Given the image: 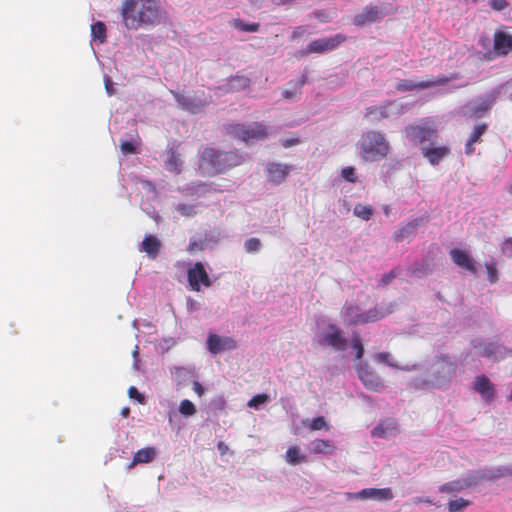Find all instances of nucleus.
<instances>
[{
  "label": "nucleus",
  "instance_id": "f257e3e1",
  "mask_svg": "<svg viewBox=\"0 0 512 512\" xmlns=\"http://www.w3.org/2000/svg\"><path fill=\"white\" fill-rule=\"evenodd\" d=\"M124 25L130 30L154 26L160 22L161 10L155 0H126L121 9Z\"/></svg>",
  "mask_w": 512,
  "mask_h": 512
},
{
  "label": "nucleus",
  "instance_id": "f03ea898",
  "mask_svg": "<svg viewBox=\"0 0 512 512\" xmlns=\"http://www.w3.org/2000/svg\"><path fill=\"white\" fill-rule=\"evenodd\" d=\"M244 157L235 151L206 147L199 153L198 169L204 176H215L242 164Z\"/></svg>",
  "mask_w": 512,
  "mask_h": 512
},
{
  "label": "nucleus",
  "instance_id": "7ed1b4c3",
  "mask_svg": "<svg viewBox=\"0 0 512 512\" xmlns=\"http://www.w3.org/2000/svg\"><path fill=\"white\" fill-rule=\"evenodd\" d=\"M457 364L448 356L437 358L429 368L427 378H415L411 386L415 389H424L428 387L443 388L451 381L456 374Z\"/></svg>",
  "mask_w": 512,
  "mask_h": 512
},
{
  "label": "nucleus",
  "instance_id": "20e7f679",
  "mask_svg": "<svg viewBox=\"0 0 512 512\" xmlns=\"http://www.w3.org/2000/svg\"><path fill=\"white\" fill-rule=\"evenodd\" d=\"M469 84V81L463 79L458 74H451L449 76L440 75L437 77H433L431 79L422 80V81H413V80H400L396 85V90L405 92L412 90H422L428 89L431 87H441L438 90V94L444 95L448 93H452L453 91L466 87Z\"/></svg>",
  "mask_w": 512,
  "mask_h": 512
},
{
  "label": "nucleus",
  "instance_id": "39448f33",
  "mask_svg": "<svg viewBox=\"0 0 512 512\" xmlns=\"http://www.w3.org/2000/svg\"><path fill=\"white\" fill-rule=\"evenodd\" d=\"M313 344L318 347H330L335 351H345L348 343L343 331L330 319L321 316L316 320Z\"/></svg>",
  "mask_w": 512,
  "mask_h": 512
},
{
  "label": "nucleus",
  "instance_id": "423d86ee",
  "mask_svg": "<svg viewBox=\"0 0 512 512\" xmlns=\"http://www.w3.org/2000/svg\"><path fill=\"white\" fill-rule=\"evenodd\" d=\"M394 311V304L381 303L372 309L362 311L359 306L345 304L341 314L344 321L349 325L366 324L383 319Z\"/></svg>",
  "mask_w": 512,
  "mask_h": 512
},
{
  "label": "nucleus",
  "instance_id": "0eeeda50",
  "mask_svg": "<svg viewBox=\"0 0 512 512\" xmlns=\"http://www.w3.org/2000/svg\"><path fill=\"white\" fill-rule=\"evenodd\" d=\"M358 148L364 161L374 162L387 156L390 145L383 133L370 130L362 134Z\"/></svg>",
  "mask_w": 512,
  "mask_h": 512
},
{
  "label": "nucleus",
  "instance_id": "6e6552de",
  "mask_svg": "<svg viewBox=\"0 0 512 512\" xmlns=\"http://www.w3.org/2000/svg\"><path fill=\"white\" fill-rule=\"evenodd\" d=\"M503 475L500 468L472 470L454 481L445 483L439 487L441 493H456L477 486L482 481L494 480Z\"/></svg>",
  "mask_w": 512,
  "mask_h": 512
},
{
  "label": "nucleus",
  "instance_id": "1a4fd4ad",
  "mask_svg": "<svg viewBox=\"0 0 512 512\" xmlns=\"http://www.w3.org/2000/svg\"><path fill=\"white\" fill-rule=\"evenodd\" d=\"M351 347L356 351L355 358L358 362L355 364V369L360 381L368 390L380 391L384 387L383 381L367 363L362 361L364 348L359 336L351 339Z\"/></svg>",
  "mask_w": 512,
  "mask_h": 512
},
{
  "label": "nucleus",
  "instance_id": "9d476101",
  "mask_svg": "<svg viewBox=\"0 0 512 512\" xmlns=\"http://www.w3.org/2000/svg\"><path fill=\"white\" fill-rule=\"evenodd\" d=\"M228 135L240 139L246 144L262 141L269 135V128L260 122L249 124L229 123L225 126Z\"/></svg>",
  "mask_w": 512,
  "mask_h": 512
},
{
  "label": "nucleus",
  "instance_id": "9b49d317",
  "mask_svg": "<svg viewBox=\"0 0 512 512\" xmlns=\"http://www.w3.org/2000/svg\"><path fill=\"white\" fill-rule=\"evenodd\" d=\"M227 238H229V234L226 230L213 227L193 235L189 240L187 251L194 253L196 251L212 250Z\"/></svg>",
  "mask_w": 512,
  "mask_h": 512
},
{
  "label": "nucleus",
  "instance_id": "f8f14e48",
  "mask_svg": "<svg viewBox=\"0 0 512 512\" xmlns=\"http://www.w3.org/2000/svg\"><path fill=\"white\" fill-rule=\"evenodd\" d=\"M498 94L497 90H493L476 97L461 107V114L468 118L483 117L495 104Z\"/></svg>",
  "mask_w": 512,
  "mask_h": 512
},
{
  "label": "nucleus",
  "instance_id": "ddd939ff",
  "mask_svg": "<svg viewBox=\"0 0 512 512\" xmlns=\"http://www.w3.org/2000/svg\"><path fill=\"white\" fill-rule=\"evenodd\" d=\"M473 348L484 358L500 361L511 354V350L496 341L488 339H475L472 342Z\"/></svg>",
  "mask_w": 512,
  "mask_h": 512
},
{
  "label": "nucleus",
  "instance_id": "4468645a",
  "mask_svg": "<svg viewBox=\"0 0 512 512\" xmlns=\"http://www.w3.org/2000/svg\"><path fill=\"white\" fill-rule=\"evenodd\" d=\"M345 41V36L336 34L331 37L320 38L310 42L305 50L301 53L303 55L311 53H325L336 49L341 43Z\"/></svg>",
  "mask_w": 512,
  "mask_h": 512
},
{
  "label": "nucleus",
  "instance_id": "2eb2a0df",
  "mask_svg": "<svg viewBox=\"0 0 512 512\" xmlns=\"http://www.w3.org/2000/svg\"><path fill=\"white\" fill-rule=\"evenodd\" d=\"M187 278L191 289L197 292L201 290V286L210 287L212 285V281L201 262L194 263L187 270Z\"/></svg>",
  "mask_w": 512,
  "mask_h": 512
},
{
  "label": "nucleus",
  "instance_id": "dca6fc26",
  "mask_svg": "<svg viewBox=\"0 0 512 512\" xmlns=\"http://www.w3.org/2000/svg\"><path fill=\"white\" fill-rule=\"evenodd\" d=\"M206 348L212 355H217L237 348V342L229 336H221L209 333L206 340Z\"/></svg>",
  "mask_w": 512,
  "mask_h": 512
},
{
  "label": "nucleus",
  "instance_id": "f3484780",
  "mask_svg": "<svg viewBox=\"0 0 512 512\" xmlns=\"http://www.w3.org/2000/svg\"><path fill=\"white\" fill-rule=\"evenodd\" d=\"M406 137L414 144L430 141L435 136V130L426 121L405 128Z\"/></svg>",
  "mask_w": 512,
  "mask_h": 512
},
{
  "label": "nucleus",
  "instance_id": "a211bd4d",
  "mask_svg": "<svg viewBox=\"0 0 512 512\" xmlns=\"http://www.w3.org/2000/svg\"><path fill=\"white\" fill-rule=\"evenodd\" d=\"M347 495L348 499H373L377 501H390L394 498L391 488H365Z\"/></svg>",
  "mask_w": 512,
  "mask_h": 512
},
{
  "label": "nucleus",
  "instance_id": "6ab92c4d",
  "mask_svg": "<svg viewBox=\"0 0 512 512\" xmlns=\"http://www.w3.org/2000/svg\"><path fill=\"white\" fill-rule=\"evenodd\" d=\"M171 376L176 383L177 389L189 385L194 379L198 378L194 365L175 366L171 369Z\"/></svg>",
  "mask_w": 512,
  "mask_h": 512
},
{
  "label": "nucleus",
  "instance_id": "aec40b11",
  "mask_svg": "<svg viewBox=\"0 0 512 512\" xmlns=\"http://www.w3.org/2000/svg\"><path fill=\"white\" fill-rule=\"evenodd\" d=\"M428 222V216L423 215L410 219L405 225L401 226L394 232V239L396 242H401L406 238L413 235L417 229L423 224Z\"/></svg>",
  "mask_w": 512,
  "mask_h": 512
},
{
  "label": "nucleus",
  "instance_id": "412c9836",
  "mask_svg": "<svg viewBox=\"0 0 512 512\" xmlns=\"http://www.w3.org/2000/svg\"><path fill=\"white\" fill-rule=\"evenodd\" d=\"M176 102L187 111L192 113L199 112L206 104V100L200 99L198 97L186 96L182 93L171 91Z\"/></svg>",
  "mask_w": 512,
  "mask_h": 512
},
{
  "label": "nucleus",
  "instance_id": "4be33fe9",
  "mask_svg": "<svg viewBox=\"0 0 512 512\" xmlns=\"http://www.w3.org/2000/svg\"><path fill=\"white\" fill-rule=\"evenodd\" d=\"M450 257L457 266L476 275V262L468 252L455 248L450 251Z\"/></svg>",
  "mask_w": 512,
  "mask_h": 512
},
{
  "label": "nucleus",
  "instance_id": "5701e85b",
  "mask_svg": "<svg viewBox=\"0 0 512 512\" xmlns=\"http://www.w3.org/2000/svg\"><path fill=\"white\" fill-rule=\"evenodd\" d=\"M161 248L162 242L152 234L146 235L139 245V251L146 253L148 258L153 260L158 257Z\"/></svg>",
  "mask_w": 512,
  "mask_h": 512
},
{
  "label": "nucleus",
  "instance_id": "b1692460",
  "mask_svg": "<svg viewBox=\"0 0 512 512\" xmlns=\"http://www.w3.org/2000/svg\"><path fill=\"white\" fill-rule=\"evenodd\" d=\"M397 430V422L392 419L381 420L372 430L371 436L373 438L387 439L395 434Z\"/></svg>",
  "mask_w": 512,
  "mask_h": 512
},
{
  "label": "nucleus",
  "instance_id": "393cba45",
  "mask_svg": "<svg viewBox=\"0 0 512 512\" xmlns=\"http://www.w3.org/2000/svg\"><path fill=\"white\" fill-rule=\"evenodd\" d=\"M250 85V79L243 75H236L228 79L227 83L218 87L223 93L238 92L245 90Z\"/></svg>",
  "mask_w": 512,
  "mask_h": 512
},
{
  "label": "nucleus",
  "instance_id": "a878e982",
  "mask_svg": "<svg viewBox=\"0 0 512 512\" xmlns=\"http://www.w3.org/2000/svg\"><path fill=\"white\" fill-rule=\"evenodd\" d=\"M291 169L292 166L289 165L270 163L267 166L268 180L275 184H280L285 180Z\"/></svg>",
  "mask_w": 512,
  "mask_h": 512
},
{
  "label": "nucleus",
  "instance_id": "bb28decb",
  "mask_svg": "<svg viewBox=\"0 0 512 512\" xmlns=\"http://www.w3.org/2000/svg\"><path fill=\"white\" fill-rule=\"evenodd\" d=\"M380 11L377 6H366L361 13L357 14L353 19L356 26H364L379 20Z\"/></svg>",
  "mask_w": 512,
  "mask_h": 512
},
{
  "label": "nucleus",
  "instance_id": "cd10ccee",
  "mask_svg": "<svg viewBox=\"0 0 512 512\" xmlns=\"http://www.w3.org/2000/svg\"><path fill=\"white\" fill-rule=\"evenodd\" d=\"M494 49L498 55H507L512 50V35L505 32H496L494 35Z\"/></svg>",
  "mask_w": 512,
  "mask_h": 512
},
{
  "label": "nucleus",
  "instance_id": "c85d7f7f",
  "mask_svg": "<svg viewBox=\"0 0 512 512\" xmlns=\"http://www.w3.org/2000/svg\"><path fill=\"white\" fill-rule=\"evenodd\" d=\"M421 152L425 158L432 165H437L444 157L449 154V149L447 147H432V146H422Z\"/></svg>",
  "mask_w": 512,
  "mask_h": 512
},
{
  "label": "nucleus",
  "instance_id": "c756f323",
  "mask_svg": "<svg viewBox=\"0 0 512 512\" xmlns=\"http://www.w3.org/2000/svg\"><path fill=\"white\" fill-rule=\"evenodd\" d=\"M474 389L486 400L490 401L494 397V388L490 380L484 376H477L474 382Z\"/></svg>",
  "mask_w": 512,
  "mask_h": 512
},
{
  "label": "nucleus",
  "instance_id": "7c9ffc66",
  "mask_svg": "<svg viewBox=\"0 0 512 512\" xmlns=\"http://www.w3.org/2000/svg\"><path fill=\"white\" fill-rule=\"evenodd\" d=\"M156 455L157 450L155 447L142 448L134 454L132 462L128 465V469H131L136 464L150 463L156 458Z\"/></svg>",
  "mask_w": 512,
  "mask_h": 512
},
{
  "label": "nucleus",
  "instance_id": "2f4dec72",
  "mask_svg": "<svg viewBox=\"0 0 512 512\" xmlns=\"http://www.w3.org/2000/svg\"><path fill=\"white\" fill-rule=\"evenodd\" d=\"M179 191L187 196H203L210 191V185L201 181L191 182L179 188Z\"/></svg>",
  "mask_w": 512,
  "mask_h": 512
},
{
  "label": "nucleus",
  "instance_id": "473e14b6",
  "mask_svg": "<svg viewBox=\"0 0 512 512\" xmlns=\"http://www.w3.org/2000/svg\"><path fill=\"white\" fill-rule=\"evenodd\" d=\"M306 82H307V75L306 74H302L295 81H290L289 84L292 85V88L285 89L282 92V97L284 99H286V100H295V99H297L298 95L301 94V89L306 84Z\"/></svg>",
  "mask_w": 512,
  "mask_h": 512
},
{
  "label": "nucleus",
  "instance_id": "72a5a7b5",
  "mask_svg": "<svg viewBox=\"0 0 512 512\" xmlns=\"http://www.w3.org/2000/svg\"><path fill=\"white\" fill-rule=\"evenodd\" d=\"M487 131V125L485 123L478 124L474 127L471 135L469 136L465 144V153L472 155L475 151L474 144L477 143L481 136Z\"/></svg>",
  "mask_w": 512,
  "mask_h": 512
},
{
  "label": "nucleus",
  "instance_id": "f704fd0d",
  "mask_svg": "<svg viewBox=\"0 0 512 512\" xmlns=\"http://www.w3.org/2000/svg\"><path fill=\"white\" fill-rule=\"evenodd\" d=\"M365 118L370 122H379L388 117V109L386 102L379 106H370L366 109Z\"/></svg>",
  "mask_w": 512,
  "mask_h": 512
},
{
  "label": "nucleus",
  "instance_id": "c9c22d12",
  "mask_svg": "<svg viewBox=\"0 0 512 512\" xmlns=\"http://www.w3.org/2000/svg\"><path fill=\"white\" fill-rule=\"evenodd\" d=\"M388 109V117L389 118H397L406 112H408L412 108V104L408 102H401L397 100L386 102Z\"/></svg>",
  "mask_w": 512,
  "mask_h": 512
},
{
  "label": "nucleus",
  "instance_id": "e433bc0d",
  "mask_svg": "<svg viewBox=\"0 0 512 512\" xmlns=\"http://www.w3.org/2000/svg\"><path fill=\"white\" fill-rule=\"evenodd\" d=\"M182 160L180 155L172 147L168 151L167 159L165 160V168L170 172L180 173L182 169Z\"/></svg>",
  "mask_w": 512,
  "mask_h": 512
},
{
  "label": "nucleus",
  "instance_id": "4c0bfd02",
  "mask_svg": "<svg viewBox=\"0 0 512 512\" xmlns=\"http://www.w3.org/2000/svg\"><path fill=\"white\" fill-rule=\"evenodd\" d=\"M335 446L331 440L316 439L310 443V451L314 454H330Z\"/></svg>",
  "mask_w": 512,
  "mask_h": 512
},
{
  "label": "nucleus",
  "instance_id": "58836bf2",
  "mask_svg": "<svg viewBox=\"0 0 512 512\" xmlns=\"http://www.w3.org/2000/svg\"><path fill=\"white\" fill-rule=\"evenodd\" d=\"M374 360L379 362V363L386 364L389 367L398 368V369H401V370L410 371V370H413V369H417V365H413L412 367H409V366L399 367L396 364V362L394 361L392 355L390 353H388V352L376 353L374 355Z\"/></svg>",
  "mask_w": 512,
  "mask_h": 512
},
{
  "label": "nucleus",
  "instance_id": "ea45409f",
  "mask_svg": "<svg viewBox=\"0 0 512 512\" xmlns=\"http://www.w3.org/2000/svg\"><path fill=\"white\" fill-rule=\"evenodd\" d=\"M285 460L291 465H297L307 461V457L301 453L298 446H291L287 449Z\"/></svg>",
  "mask_w": 512,
  "mask_h": 512
},
{
  "label": "nucleus",
  "instance_id": "a19ab883",
  "mask_svg": "<svg viewBox=\"0 0 512 512\" xmlns=\"http://www.w3.org/2000/svg\"><path fill=\"white\" fill-rule=\"evenodd\" d=\"M302 425L304 427L309 428L312 431H318V430H322V429L328 430L329 429V425L323 416H319V417H316L313 419H308V418L303 419Z\"/></svg>",
  "mask_w": 512,
  "mask_h": 512
},
{
  "label": "nucleus",
  "instance_id": "79ce46f5",
  "mask_svg": "<svg viewBox=\"0 0 512 512\" xmlns=\"http://www.w3.org/2000/svg\"><path fill=\"white\" fill-rule=\"evenodd\" d=\"M91 37L93 41L104 43L106 40V26L103 22H96L91 26Z\"/></svg>",
  "mask_w": 512,
  "mask_h": 512
},
{
  "label": "nucleus",
  "instance_id": "37998d69",
  "mask_svg": "<svg viewBox=\"0 0 512 512\" xmlns=\"http://www.w3.org/2000/svg\"><path fill=\"white\" fill-rule=\"evenodd\" d=\"M485 268L487 271L488 281L491 284H495L498 282V270H497V261L494 258H491L489 261L485 263Z\"/></svg>",
  "mask_w": 512,
  "mask_h": 512
},
{
  "label": "nucleus",
  "instance_id": "c03bdc74",
  "mask_svg": "<svg viewBox=\"0 0 512 512\" xmlns=\"http://www.w3.org/2000/svg\"><path fill=\"white\" fill-rule=\"evenodd\" d=\"M269 401L270 396L268 394H257L247 402V406L255 410H259L263 405L267 404Z\"/></svg>",
  "mask_w": 512,
  "mask_h": 512
},
{
  "label": "nucleus",
  "instance_id": "a18cd8bd",
  "mask_svg": "<svg viewBox=\"0 0 512 512\" xmlns=\"http://www.w3.org/2000/svg\"><path fill=\"white\" fill-rule=\"evenodd\" d=\"M176 211L184 217H194L197 214V205L190 203H178L175 206Z\"/></svg>",
  "mask_w": 512,
  "mask_h": 512
},
{
  "label": "nucleus",
  "instance_id": "49530a36",
  "mask_svg": "<svg viewBox=\"0 0 512 512\" xmlns=\"http://www.w3.org/2000/svg\"><path fill=\"white\" fill-rule=\"evenodd\" d=\"M178 411L184 417H191L196 414L197 409L190 400L184 399L180 402Z\"/></svg>",
  "mask_w": 512,
  "mask_h": 512
},
{
  "label": "nucleus",
  "instance_id": "de8ad7c7",
  "mask_svg": "<svg viewBox=\"0 0 512 512\" xmlns=\"http://www.w3.org/2000/svg\"><path fill=\"white\" fill-rule=\"evenodd\" d=\"M353 213L355 216L367 221L371 218L373 209L370 205L357 204L353 209Z\"/></svg>",
  "mask_w": 512,
  "mask_h": 512
},
{
  "label": "nucleus",
  "instance_id": "09e8293b",
  "mask_svg": "<svg viewBox=\"0 0 512 512\" xmlns=\"http://www.w3.org/2000/svg\"><path fill=\"white\" fill-rule=\"evenodd\" d=\"M262 249V243L260 239L252 237L244 242V250L249 254H255L260 252Z\"/></svg>",
  "mask_w": 512,
  "mask_h": 512
},
{
  "label": "nucleus",
  "instance_id": "8fccbe9b",
  "mask_svg": "<svg viewBox=\"0 0 512 512\" xmlns=\"http://www.w3.org/2000/svg\"><path fill=\"white\" fill-rule=\"evenodd\" d=\"M233 27L235 29L244 31V32H257L259 30L260 25L258 23H245L240 19H235L232 22Z\"/></svg>",
  "mask_w": 512,
  "mask_h": 512
},
{
  "label": "nucleus",
  "instance_id": "3c124183",
  "mask_svg": "<svg viewBox=\"0 0 512 512\" xmlns=\"http://www.w3.org/2000/svg\"><path fill=\"white\" fill-rule=\"evenodd\" d=\"M138 145H139L138 139H131V140L123 141L121 143V151L125 155L137 154V153H139Z\"/></svg>",
  "mask_w": 512,
  "mask_h": 512
},
{
  "label": "nucleus",
  "instance_id": "603ef678",
  "mask_svg": "<svg viewBox=\"0 0 512 512\" xmlns=\"http://www.w3.org/2000/svg\"><path fill=\"white\" fill-rule=\"evenodd\" d=\"M470 504L469 500L458 498L456 500H451L448 503L449 512H461L464 508H466Z\"/></svg>",
  "mask_w": 512,
  "mask_h": 512
},
{
  "label": "nucleus",
  "instance_id": "864d4df0",
  "mask_svg": "<svg viewBox=\"0 0 512 512\" xmlns=\"http://www.w3.org/2000/svg\"><path fill=\"white\" fill-rule=\"evenodd\" d=\"M341 177L350 183L357 182V175H356V169L352 166L344 167L341 170Z\"/></svg>",
  "mask_w": 512,
  "mask_h": 512
},
{
  "label": "nucleus",
  "instance_id": "5fc2aeb1",
  "mask_svg": "<svg viewBox=\"0 0 512 512\" xmlns=\"http://www.w3.org/2000/svg\"><path fill=\"white\" fill-rule=\"evenodd\" d=\"M133 179L136 183H140L143 189L147 190L150 193L155 194V186L151 181L144 180L139 176H134Z\"/></svg>",
  "mask_w": 512,
  "mask_h": 512
},
{
  "label": "nucleus",
  "instance_id": "6e6d98bb",
  "mask_svg": "<svg viewBox=\"0 0 512 512\" xmlns=\"http://www.w3.org/2000/svg\"><path fill=\"white\" fill-rule=\"evenodd\" d=\"M501 252L503 255L512 258V237H509L501 244Z\"/></svg>",
  "mask_w": 512,
  "mask_h": 512
},
{
  "label": "nucleus",
  "instance_id": "4d7b16f0",
  "mask_svg": "<svg viewBox=\"0 0 512 512\" xmlns=\"http://www.w3.org/2000/svg\"><path fill=\"white\" fill-rule=\"evenodd\" d=\"M489 3L491 8L494 9L495 11H502L508 6L506 0H490Z\"/></svg>",
  "mask_w": 512,
  "mask_h": 512
},
{
  "label": "nucleus",
  "instance_id": "13d9d810",
  "mask_svg": "<svg viewBox=\"0 0 512 512\" xmlns=\"http://www.w3.org/2000/svg\"><path fill=\"white\" fill-rule=\"evenodd\" d=\"M129 396L132 399H136L139 403H144V396L137 390L136 387L131 386L128 390Z\"/></svg>",
  "mask_w": 512,
  "mask_h": 512
},
{
  "label": "nucleus",
  "instance_id": "bf43d9fd",
  "mask_svg": "<svg viewBox=\"0 0 512 512\" xmlns=\"http://www.w3.org/2000/svg\"><path fill=\"white\" fill-rule=\"evenodd\" d=\"M105 89L109 96L115 94L114 83L107 75L104 76Z\"/></svg>",
  "mask_w": 512,
  "mask_h": 512
},
{
  "label": "nucleus",
  "instance_id": "052dcab7",
  "mask_svg": "<svg viewBox=\"0 0 512 512\" xmlns=\"http://www.w3.org/2000/svg\"><path fill=\"white\" fill-rule=\"evenodd\" d=\"M132 356H133V368L136 370V371H139L140 370V367H139V362H140V359H139V345L137 344L132 352Z\"/></svg>",
  "mask_w": 512,
  "mask_h": 512
},
{
  "label": "nucleus",
  "instance_id": "680f3d73",
  "mask_svg": "<svg viewBox=\"0 0 512 512\" xmlns=\"http://www.w3.org/2000/svg\"><path fill=\"white\" fill-rule=\"evenodd\" d=\"M396 277V272L394 270L390 271L389 273L384 274L381 279L380 283L382 285L389 284L394 278Z\"/></svg>",
  "mask_w": 512,
  "mask_h": 512
},
{
  "label": "nucleus",
  "instance_id": "e2e57ef3",
  "mask_svg": "<svg viewBox=\"0 0 512 512\" xmlns=\"http://www.w3.org/2000/svg\"><path fill=\"white\" fill-rule=\"evenodd\" d=\"M191 383H193V390L194 392L201 397L205 393V388L202 386L201 383L197 381V379H194Z\"/></svg>",
  "mask_w": 512,
  "mask_h": 512
},
{
  "label": "nucleus",
  "instance_id": "0e129e2a",
  "mask_svg": "<svg viewBox=\"0 0 512 512\" xmlns=\"http://www.w3.org/2000/svg\"><path fill=\"white\" fill-rule=\"evenodd\" d=\"M280 142L283 147L289 148V147L297 145L299 143V139L298 138L281 139Z\"/></svg>",
  "mask_w": 512,
  "mask_h": 512
},
{
  "label": "nucleus",
  "instance_id": "69168bd1",
  "mask_svg": "<svg viewBox=\"0 0 512 512\" xmlns=\"http://www.w3.org/2000/svg\"><path fill=\"white\" fill-rule=\"evenodd\" d=\"M414 504L426 503L430 505H434V501L430 497H414L412 499Z\"/></svg>",
  "mask_w": 512,
  "mask_h": 512
},
{
  "label": "nucleus",
  "instance_id": "338daca9",
  "mask_svg": "<svg viewBox=\"0 0 512 512\" xmlns=\"http://www.w3.org/2000/svg\"><path fill=\"white\" fill-rule=\"evenodd\" d=\"M225 399L223 397H219L213 401V405L217 409H223L225 407Z\"/></svg>",
  "mask_w": 512,
  "mask_h": 512
},
{
  "label": "nucleus",
  "instance_id": "774afa93",
  "mask_svg": "<svg viewBox=\"0 0 512 512\" xmlns=\"http://www.w3.org/2000/svg\"><path fill=\"white\" fill-rule=\"evenodd\" d=\"M217 449L221 455H224L228 452L229 447L222 441H219L217 444Z\"/></svg>",
  "mask_w": 512,
  "mask_h": 512
}]
</instances>
